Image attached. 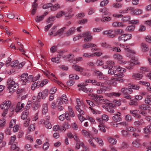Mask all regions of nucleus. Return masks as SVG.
<instances>
[{
  "label": "nucleus",
  "mask_w": 151,
  "mask_h": 151,
  "mask_svg": "<svg viewBox=\"0 0 151 151\" xmlns=\"http://www.w3.org/2000/svg\"><path fill=\"white\" fill-rule=\"evenodd\" d=\"M60 58L58 57H55L52 58L51 60L54 63H60Z\"/></svg>",
  "instance_id": "obj_63"
},
{
  "label": "nucleus",
  "mask_w": 151,
  "mask_h": 151,
  "mask_svg": "<svg viewBox=\"0 0 151 151\" xmlns=\"http://www.w3.org/2000/svg\"><path fill=\"white\" fill-rule=\"evenodd\" d=\"M124 76V74L123 73V72L117 73L114 75V77L116 78L115 79L116 80L120 83H123L124 82V79L122 78Z\"/></svg>",
  "instance_id": "obj_15"
},
{
  "label": "nucleus",
  "mask_w": 151,
  "mask_h": 151,
  "mask_svg": "<svg viewBox=\"0 0 151 151\" xmlns=\"http://www.w3.org/2000/svg\"><path fill=\"white\" fill-rule=\"evenodd\" d=\"M48 90L45 89L42 92H39L38 94V96L40 98H41L43 99H45L48 94Z\"/></svg>",
  "instance_id": "obj_17"
},
{
  "label": "nucleus",
  "mask_w": 151,
  "mask_h": 151,
  "mask_svg": "<svg viewBox=\"0 0 151 151\" xmlns=\"http://www.w3.org/2000/svg\"><path fill=\"white\" fill-rule=\"evenodd\" d=\"M135 26L134 24L129 25L127 27L126 29V31L127 32H133L135 28Z\"/></svg>",
  "instance_id": "obj_41"
},
{
  "label": "nucleus",
  "mask_w": 151,
  "mask_h": 151,
  "mask_svg": "<svg viewBox=\"0 0 151 151\" xmlns=\"http://www.w3.org/2000/svg\"><path fill=\"white\" fill-rule=\"evenodd\" d=\"M25 106V104L24 103H22L20 102H19L17 104L15 111L16 112H18L22 111Z\"/></svg>",
  "instance_id": "obj_22"
},
{
  "label": "nucleus",
  "mask_w": 151,
  "mask_h": 151,
  "mask_svg": "<svg viewBox=\"0 0 151 151\" xmlns=\"http://www.w3.org/2000/svg\"><path fill=\"white\" fill-rule=\"evenodd\" d=\"M43 19V16H37L36 17L35 20L37 22H39L41 21Z\"/></svg>",
  "instance_id": "obj_61"
},
{
  "label": "nucleus",
  "mask_w": 151,
  "mask_h": 151,
  "mask_svg": "<svg viewBox=\"0 0 151 151\" xmlns=\"http://www.w3.org/2000/svg\"><path fill=\"white\" fill-rule=\"evenodd\" d=\"M141 140L138 139L133 141L132 143V145L134 147H139L141 146Z\"/></svg>",
  "instance_id": "obj_29"
},
{
  "label": "nucleus",
  "mask_w": 151,
  "mask_h": 151,
  "mask_svg": "<svg viewBox=\"0 0 151 151\" xmlns=\"http://www.w3.org/2000/svg\"><path fill=\"white\" fill-rule=\"evenodd\" d=\"M142 77V75L139 73H134L133 74L132 77L133 78L136 80H140Z\"/></svg>",
  "instance_id": "obj_35"
},
{
  "label": "nucleus",
  "mask_w": 151,
  "mask_h": 151,
  "mask_svg": "<svg viewBox=\"0 0 151 151\" xmlns=\"http://www.w3.org/2000/svg\"><path fill=\"white\" fill-rule=\"evenodd\" d=\"M63 15H64L66 18H70L72 17V15L70 13L68 14L67 13H65V12L63 11H61L59 12L57 14L56 17L57 18H60Z\"/></svg>",
  "instance_id": "obj_18"
},
{
  "label": "nucleus",
  "mask_w": 151,
  "mask_h": 151,
  "mask_svg": "<svg viewBox=\"0 0 151 151\" xmlns=\"http://www.w3.org/2000/svg\"><path fill=\"white\" fill-rule=\"evenodd\" d=\"M81 132L83 135L84 136L90 137L91 135V133L89 131L82 130Z\"/></svg>",
  "instance_id": "obj_38"
},
{
  "label": "nucleus",
  "mask_w": 151,
  "mask_h": 151,
  "mask_svg": "<svg viewBox=\"0 0 151 151\" xmlns=\"http://www.w3.org/2000/svg\"><path fill=\"white\" fill-rule=\"evenodd\" d=\"M91 99L95 101L97 104H103L106 101V100L103 99L101 96H98L96 95L93 94L91 96Z\"/></svg>",
  "instance_id": "obj_7"
},
{
  "label": "nucleus",
  "mask_w": 151,
  "mask_h": 151,
  "mask_svg": "<svg viewBox=\"0 0 151 151\" xmlns=\"http://www.w3.org/2000/svg\"><path fill=\"white\" fill-rule=\"evenodd\" d=\"M107 139L109 142L112 145L116 144L117 142L116 139L111 137H109L107 138Z\"/></svg>",
  "instance_id": "obj_42"
},
{
  "label": "nucleus",
  "mask_w": 151,
  "mask_h": 151,
  "mask_svg": "<svg viewBox=\"0 0 151 151\" xmlns=\"http://www.w3.org/2000/svg\"><path fill=\"white\" fill-rule=\"evenodd\" d=\"M135 9L133 7H130L125 10H121L120 11V13H127L128 12V11H129L131 13L133 14V12Z\"/></svg>",
  "instance_id": "obj_28"
},
{
  "label": "nucleus",
  "mask_w": 151,
  "mask_h": 151,
  "mask_svg": "<svg viewBox=\"0 0 151 151\" xmlns=\"http://www.w3.org/2000/svg\"><path fill=\"white\" fill-rule=\"evenodd\" d=\"M112 26L114 27H125V25L122 22L118 21H115L112 23Z\"/></svg>",
  "instance_id": "obj_30"
},
{
  "label": "nucleus",
  "mask_w": 151,
  "mask_h": 151,
  "mask_svg": "<svg viewBox=\"0 0 151 151\" xmlns=\"http://www.w3.org/2000/svg\"><path fill=\"white\" fill-rule=\"evenodd\" d=\"M138 111L137 110H130V114H132V115L137 118H141V116L139 114L137 113Z\"/></svg>",
  "instance_id": "obj_33"
},
{
  "label": "nucleus",
  "mask_w": 151,
  "mask_h": 151,
  "mask_svg": "<svg viewBox=\"0 0 151 151\" xmlns=\"http://www.w3.org/2000/svg\"><path fill=\"white\" fill-rule=\"evenodd\" d=\"M106 95L109 97H119L121 95V93L118 92H112L106 94Z\"/></svg>",
  "instance_id": "obj_27"
},
{
  "label": "nucleus",
  "mask_w": 151,
  "mask_h": 151,
  "mask_svg": "<svg viewBox=\"0 0 151 151\" xmlns=\"http://www.w3.org/2000/svg\"><path fill=\"white\" fill-rule=\"evenodd\" d=\"M40 77V75L34 77L32 75L28 76V74L24 73L22 74L21 78V82L23 85H25L28 82H34L37 80Z\"/></svg>",
  "instance_id": "obj_3"
},
{
  "label": "nucleus",
  "mask_w": 151,
  "mask_h": 151,
  "mask_svg": "<svg viewBox=\"0 0 151 151\" xmlns=\"http://www.w3.org/2000/svg\"><path fill=\"white\" fill-rule=\"evenodd\" d=\"M113 58L117 60L121 64H122L123 63L124 60L123 59V56L122 55L118 53L114 54L113 55Z\"/></svg>",
  "instance_id": "obj_16"
},
{
  "label": "nucleus",
  "mask_w": 151,
  "mask_h": 151,
  "mask_svg": "<svg viewBox=\"0 0 151 151\" xmlns=\"http://www.w3.org/2000/svg\"><path fill=\"white\" fill-rule=\"evenodd\" d=\"M17 93L19 96H22V99H24L27 98L26 91L24 89H19L17 91Z\"/></svg>",
  "instance_id": "obj_20"
},
{
  "label": "nucleus",
  "mask_w": 151,
  "mask_h": 151,
  "mask_svg": "<svg viewBox=\"0 0 151 151\" xmlns=\"http://www.w3.org/2000/svg\"><path fill=\"white\" fill-rule=\"evenodd\" d=\"M86 118L92 124H96L95 120L93 117L90 116L89 115H87L86 116Z\"/></svg>",
  "instance_id": "obj_54"
},
{
  "label": "nucleus",
  "mask_w": 151,
  "mask_h": 151,
  "mask_svg": "<svg viewBox=\"0 0 151 151\" xmlns=\"http://www.w3.org/2000/svg\"><path fill=\"white\" fill-rule=\"evenodd\" d=\"M15 71V70L13 68L10 69L9 68H7L5 71V73L9 75H11L14 73Z\"/></svg>",
  "instance_id": "obj_47"
},
{
  "label": "nucleus",
  "mask_w": 151,
  "mask_h": 151,
  "mask_svg": "<svg viewBox=\"0 0 151 151\" xmlns=\"http://www.w3.org/2000/svg\"><path fill=\"white\" fill-rule=\"evenodd\" d=\"M144 133L147 134H149L151 133V126L149 125L144 128L143 129Z\"/></svg>",
  "instance_id": "obj_31"
},
{
  "label": "nucleus",
  "mask_w": 151,
  "mask_h": 151,
  "mask_svg": "<svg viewBox=\"0 0 151 151\" xmlns=\"http://www.w3.org/2000/svg\"><path fill=\"white\" fill-rule=\"evenodd\" d=\"M72 67L74 70L77 71H80V72H82L84 70L83 68L77 65H73Z\"/></svg>",
  "instance_id": "obj_34"
},
{
  "label": "nucleus",
  "mask_w": 151,
  "mask_h": 151,
  "mask_svg": "<svg viewBox=\"0 0 151 151\" xmlns=\"http://www.w3.org/2000/svg\"><path fill=\"white\" fill-rule=\"evenodd\" d=\"M7 83L8 85V88L9 92H13L17 88V85L12 78H9L7 81Z\"/></svg>",
  "instance_id": "obj_5"
},
{
  "label": "nucleus",
  "mask_w": 151,
  "mask_h": 151,
  "mask_svg": "<svg viewBox=\"0 0 151 151\" xmlns=\"http://www.w3.org/2000/svg\"><path fill=\"white\" fill-rule=\"evenodd\" d=\"M82 37H84V41L85 42L91 41L92 39L91 34L89 31H87L82 33Z\"/></svg>",
  "instance_id": "obj_10"
},
{
  "label": "nucleus",
  "mask_w": 151,
  "mask_h": 151,
  "mask_svg": "<svg viewBox=\"0 0 151 151\" xmlns=\"http://www.w3.org/2000/svg\"><path fill=\"white\" fill-rule=\"evenodd\" d=\"M141 48L142 51L146 52L148 50V46L145 43H142L141 44Z\"/></svg>",
  "instance_id": "obj_37"
},
{
  "label": "nucleus",
  "mask_w": 151,
  "mask_h": 151,
  "mask_svg": "<svg viewBox=\"0 0 151 151\" xmlns=\"http://www.w3.org/2000/svg\"><path fill=\"white\" fill-rule=\"evenodd\" d=\"M94 139L100 146H102L104 145V142L102 139L98 137H95Z\"/></svg>",
  "instance_id": "obj_51"
},
{
  "label": "nucleus",
  "mask_w": 151,
  "mask_h": 151,
  "mask_svg": "<svg viewBox=\"0 0 151 151\" xmlns=\"http://www.w3.org/2000/svg\"><path fill=\"white\" fill-rule=\"evenodd\" d=\"M135 128L132 127H127L126 128V130L127 131L131 132H134L132 134V135L133 137H139V135L134 132L135 131Z\"/></svg>",
  "instance_id": "obj_25"
},
{
  "label": "nucleus",
  "mask_w": 151,
  "mask_h": 151,
  "mask_svg": "<svg viewBox=\"0 0 151 151\" xmlns=\"http://www.w3.org/2000/svg\"><path fill=\"white\" fill-rule=\"evenodd\" d=\"M25 63L24 62L21 63H19V61L17 60H15L12 61L11 64V67H14L17 69L21 68L25 64Z\"/></svg>",
  "instance_id": "obj_11"
},
{
  "label": "nucleus",
  "mask_w": 151,
  "mask_h": 151,
  "mask_svg": "<svg viewBox=\"0 0 151 151\" xmlns=\"http://www.w3.org/2000/svg\"><path fill=\"white\" fill-rule=\"evenodd\" d=\"M104 15H102V17L100 19L101 21L106 22L110 21L111 20V17H105Z\"/></svg>",
  "instance_id": "obj_39"
},
{
  "label": "nucleus",
  "mask_w": 151,
  "mask_h": 151,
  "mask_svg": "<svg viewBox=\"0 0 151 151\" xmlns=\"http://www.w3.org/2000/svg\"><path fill=\"white\" fill-rule=\"evenodd\" d=\"M29 112L28 111H24L22 114L21 116V118L22 119H26L27 116L29 114Z\"/></svg>",
  "instance_id": "obj_52"
},
{
  "label": "nucleus",
  "mask_w": 151,
  "mask_h": 151,
  "mask_svg": "<svg viewBox=\"0 0 151 151\" xmlns=\"http://www.w3.org/2000/svg\"><path fill=\"white\" fill-rule=\"evenodd\" d=\"M121 115V113L117 112L114 114V116L112 117L113 120L116 122L121 121L122 120V118L120 116Z\"/></svg>",
  "instance_id": "obj_21"
},
{
  "label": "nucleus",
  "mask_w": 151,
  "mask_h": 151,
  "mask_svg": "<svg viewBox=\"0 0 151 151\" xmlns=\"http://www.w3.org/2000/svg\"><path fill=\"white\" fill-rule=\"evenodd\" d=\"M75 31V28L73 27H71L66 32V35L67 36H71L74 33Z\"/></svg>",
  "instance_id": "obj_43"
},
{
  "label": "nucleus",
  "mask_w": 151,
  "mask_h": 151,
  "mask_svg": "<svg viewBox=\"0 0 151 151\" xmlns=\"http://www.w3.org/2000/svg\"><path fill=\"white\" fill-rule=\"evenodd\" d=\"M146 98L145 100V103L148 105H151V98L150 96L149 95V94L147 93V95L145 96Z\"/></svg>",
  "instance_id": "obj_44"
},
{
  "label": "nucleus",
  "mask_w": 151,
  "mask_h": 151,
  "mask_svg": "<svg viewBox=\"0 0 151 151\" xmlns=\"http://www.w3.org/2000/svg\"><path fill=\"white\" fill-rule=\"evenodd\" d=\"M86 84V83H91L92 85L97 86H100V88L98 89L96 92L98 94H101L104 92H105L106 90L107 87L105 85V83H101V82H98L95 80L87 79L85 80Z\"/></svg>",
  "instance_id": "obj_1"
},
{
  "label": "nucleus",
  "mask_w": 151,
  "mask_h": 151,
  "mask_svg": "<svg viewBox=\"0 0 151 151\" xmlns=\"http://www.w3.org/2000/svg\"><path fill=\"white\" fill-rule=\"evenodd\" d=\"M147 93L145 91H142L140 93V95H137L135 96V99L139 101L142 100L143 96H147Z\"/></svg>",
  "instance_id": "obj_26"
},
{
  "label": "nucleus",
  "mask_w": 151,
  "mask_h": 151,
  "mask_svg": "<svg viewBox=\"0 0 151 151\" xmlns=\"http://www.w3.org/2000/svg\"><path fill=\"white\" fill-rule=\"evenodd\" d=\"M93 74L94 76H97L100 80H106L108 78L106 77H104L103 74L99 71H95Z\"/></svg>",
  "instance_id": "obj_19"
},
{
  "label": "nucleus",
  "mask_w": 151,
  "mask_h": 151,
  "mask_svg": "<svg viewBox=\"0 0 151 151\" xmlns=\"http://www.w3.org/2000/svg\"><path fill=\"white\" fill-rule=\"evenodd\" d=\"M65 118H66L67 120H70V116L67 111H66L65 114H63L59 116V119L61 121L64 120Z\"/></svg>",
  "instance_id": "obj_23"
},
{
  "label": "nucleus",
  "mask_w": 151,
  "mask_h": 151,
  "mask_svg": "<svg viewBox=\"0 0 151 151\" xmlns=\"http://www.w3.org/2000/svg\"><path fill=\"white\" fill-rule=\"evenodd\" d=\"M114 62L112 61H107L106 63V65H104L103 68L104 69H107L111 68L109 69L108 70V73L110 75H113L116 72H118L120 71L122 69L119 66H113Z\"/></svg>",
  "instance_id": "obj_2"
},
{
  "label": "nucleus",
  "mask_w": 151,
  "mask_h": 151,
  "mask_svg": "<svg viewBox=\"0 0 151 151\" xmlns=\"http://www.w3.org/2000/svg\"><path fill=\"white\" fill-rule=\"evenodd\" d=\"M84 143L80 141H77L76 142V148L77 149H79L80 146H83Z\"/></svg>",
  "instance_id": "obj_46"
},
{
  "label": "nucleus",
  "mask_w": 151,
  "mask_h": 151,
  "mask_svg": "<svg viewBox=\"0 0 151 151\" xmlns=\"http://www.w3.org/2000/svg\"><path fill=\"white\" fill-rule=\"evenodd\" d=\"M132 37V35L129 34H126L121 35L118 37V39L119 41L123 40L124 41H127Z\"/></svg>",
  "instance_id": "obj_14"
},
{
  "label": "nucleus",
  "mask_w": 151,
  "mask_h": 151,
  "mask_svg": "<svg viewBox=\"0 0 151 151\" xmlns=\"http://www.w3.org/2000/svg\"><path fill=\"white\" fill-rule=\"evenodd\" d=\"M89 108L91 109L92 111V112L93 114H101V111H98L96 109H93L91 107H89Z\"/></svg>",
  "instance_id": "obj_62"
},
{
  "label": "nucleus",
  "mask_w": 151,
  "mask_h": 151,
  "mask_svg": "<svg viewBox=\"0 0 151 151\" xmlns=\"http://www.w3.org/2000/svg\"><path fill=\"white\" fill-rule=\"evenodd\" d=\"M6 121L4 119H0V127H4L5 125Z\"/></svg>",
  "instance_id": "obj_59"
},
{
  "label": "nucleus",
  "mask_w": 151,
  "mask_h": 151,
  "mask_svg": "<svg viewBox=\"0 0 151 151\" xmlns=\"http://www.w3.org/2000/svg\"><path fill=\"white\" fill-rule=\"evenodd\" d=\"M60 98V99L59 101H62V103L63 102L66 104H68V100L65 95H63Z\"/></svg>",
  "instance_id": "obj_36"
},
{
  "label": "nucleus",
  "mask_w": 151,
  "mask_h": 151,
  "mask_svg": "<svg viewBox=\"0 0 151 151\" xmlns=\"http://www.w3.org/2000/svg\"><path fill=\"white\" fill-rule=\"evenodd\" d=\"M87 85V84H86L85 83H83V84L81 83L79 84L78 85V86L79 87V90H82L86 93L88 92H92L93 90V89L91 88L87 89V88L85 87V86Z\"/></svg>",
  "instance_id": "obj_12"
},
{
  "label": "nucleus",
  "mask_w": 151,
  "mask_h": 151,
  "mask_svg": "<svg viewBox=\"0 0 151 151\" xmlns=\"http://www.w3.org/2000/svg\"><path fill=\"white\" fill-rule=\"evenodd\" d=\"M95 12L94 9L93 8H90L88 9V14L89 15H91Z\"/></svg>",
  "instance_id": "obj_64"
},
{
  "label": "nucleus",
  "mask_w": 151,
  "mask_h": 151,
  "mask_svg": "<svg viewBox=\"0 0 151 151\" xmlns=\"http://www.w3.org/2000/svg\"><path fill=\"white\" fill-rule=\"evenodd\" d=\"M101 46L104 48H109L110 47V45L109 44L106 43L105 42H102L100 44Z\"/></svg>",
  "instance_id": "obj_49"
},
{
  "label": "nucleus",
  "mask_w": 151,
  "mask_h": 151,
  "mask_svg": "<svg viewBox=\"0 0 151 151\" xmlns=\"http://www.w3.org/2000/svg\"><path fill=\"white\" fill-rule=\"evenodd\" d=\"M90 137V138L91 139H89L88 140V142L90 145L94 148H96V145L93 143L92 140L94 138V137Z\"/></svg>",
  "instance_id": "obj_48"
},
{
  "label": "nucleus",
  "mask_w": 151,
  "mask_h": 151,
  "mask_svg": "<svg viewBox=\"0 0 151 151\" xmlns=\"http://www.w3.org/2000/svg\"><path fill=\"white\" fill-rule=\"evenodd\" d=\"M109 3V0H103L100 2V6L102 7H104L107 5Z\"/></svg>",
  "instance_id": "obj_50"
},
{
  "label": "nucleus",
  "mask_w": 151,
  "mask_h": 151,
  "mask_svg": "<svg viewBox=\"0 0 151 151\" xmlns=\"http://www.w3.org/2000/svg\"><path fill=\"white\" fill-rule=\"evenodd\" d=\"M40 98L38 96H33L32 97L31 100V103L32 104H35L38 103L40 101Z\"/></svg>",
  "instance_id": "obj_32"
},
{
  "label": "nucleus",
  "mask_w": 151,
  "mask_h": 151,
  "mask_svg": "<svg viewBox=\"0 0 151 151\" xmlns=\"http://www.w3.org/2000/svg\"><path fill=\"white\" fill-rule=\"evenodd\" d=\"M121 46L124 49L126 55L130 58H133V54L136 53L135 51L130 49L129 45H121Z\"/></svg>",
  "instance_id": "obj_6"
},
{
  "label": "nucleus",
  "mask_w": 151,
  "mask_h": 151,
  "mask_svg": "<svg viewBox=\"0 0 151 151\" xmlns=\"http://www.w3.org/2000/svg\"><path fill=\"white\" fill-rule=\"evenodd\" d=\"M48 104H44L42 105V113L43 114H45L48 111L47 109Z\"/></svg>",
  "instance_id": "obj_45"
},
{
  "label": "nucleus",
  "mask_w": 151,
  "mask_h": 151,
  "mask_svg": "<svg viewBox=\"0 0 151 151\" xmlns=\"http://www.w3.org/2000/svg\"><path fill=\"white\" fill-rule=\"evenodd\" d=\"M96 46V45L91 43H85L82 45V47L84 49Z\"/></svg>",
  "instance_id": "obj_40"
},
{
  "label": "nucleus",
  "mask_w": 151,
  "mask_h": 151,
  "mask_svg": "<svg viewBox=\"0 0 151 151\" xmlns=\"http://www.w3.org/2000/svg\"><path fill=\"white\" fill-rule=\"evenodd\" d=\"M102 34L104 35H107L109 37L112 38L116 36V35L113 33V31L111 30L104 31L102 32Z\"/></svg>",
  "instance_id": "obj_24"
},
{
  "label": "nucleus",
  "mask_w": 151,
  "mask_h": 151,
  "mask_svg": "<svg viewBox=\"0 0 151 151\" xmlns=\"http://www.w3.org/2000/svg\"><path fill=\"white\" fill-rule=\"evenodd\" d=\"M56 27L57 26H54L52 28L51 32L50 33V35H53L54 36L57 35L60 36L63 34V31L66 29V27H64L58 30L55 33V32L56 30Z\"/></svg>",
  "instance_id": "obj_9"
},
{
  "label": "nucleus",
  "mask_w": 151,
  "mask_h": 151,
  "mask_svg": "<svg viewBox=\"0 0 151 151\" xmlns=\"http://www.w3.org/2000/svg\"><path fill=\"white\" fill-rule=\"evenodd\" d=\"M11 104L10 101H5L2 103L0 105L1 108L3 109L8 110Z\"/></svg>",
  "instance_id": "obj_13"
},
{
  "label": "nucleus",
  "mask_w": 151,
  "mask_h": 151,
  "mask_svg": "<svg viewBox=\"0 0 151 151\" xmlns=\"http://www.w3.org/2000/svg\"><path fill=\"white\" fill-rule=\"evenodd\" d=\"M99 12L103 13L104 14L103 15H105L108 14V9L105 7L101 8L99 9Z\"/></svg>",
  "instance_id": "obj_55"
},
{
  "label": "nucleus",
  "mask_w": 151,
  "mask_h": 151,
  "mask_svg": "<svg viewBox=\"0 0 151 151\" xmlns=\"http://www.w3.org/2000/svg\"><path fill=\"white\" fill-rule=\"evenodd\" d=\"M145 124V122L143 120H141L139 121H135L134 122V124L135 125H140L143 124Z\"/></svg>",
  "instance_id": "obj_58"
},
{
  "label": "nucleus",
  "mask_w": 151,
  "mask_h": 151,
  "mask_svg": "<svg viewBox=\"0 0 151 151\" xmlns=\"http://www.w3.org/2000/svg\"><path fill=\"white\" fill-rule=\"evenodd\" d=\"M131 62L127 61L124 60L122 65H124V67L128 70H132L133 68L134 65L139 64V62L137 60H135L133 57Z\"/></svg>",
  "instance_id": "obj_4"
},
{
  "label": "nucleus",
  "mask_w": 151,
  "mask_h": 151,
  "mask_svg": "<svg viewBox=\"0 0 151 151\" xmlns=\"http://www.w3.org/2000/svg\"><path fill=\"white\" fill-rule=\"evenodd\" d=\"M60 8V5L58 4H55L51 8V10L53 11H55Z\"/></svg>",
  "instance_id": "obj_53"
},
{
  "label": "nucleus",
  "mask_w": 151,
  "mask_h": 151,
  "mask_svg": "<svg viewBox=\"0 0 151 151\" xmlns=\"http://www.w3.org/2000/svg\"><path fill=\"white\" fill-rule=\"evenodd\" d=\"M139 108L141 110L139 111L140 114L144 116H146L147 115V110H149L150 106L145 104H142L139 106Z\"/></svg>",
  "instance_id": "obj_8"
},
{
  "label": "nucleus",
  "mask_w": 151,
  "mask_h": 151,
  "mask_svg": "<svg viewBox=\"0 0 151 151\" xmlns=\"http://www.w3.org/2000/svg\"><path fill=\"white\" fill-rule=\"evenodd\" d=\"M103 29V28L99 27L98 28H95L93 29V32H99Z\"/></svg>",
  "instance_id": "obj_60"
},
{
  "label": "nucleus",
  "mask_w": 151,
  "mask_h": 151,
  "mask_svg": "<svg viewBox=\"0 0 151 151\" xmlns=\"http://www.w3.org/2000/svg\"><path fill=\"white\" fill-rule=\"evenodd\" d=\"M130 19V17L129 16H126L123 17L122 19V21L124 22H126L129 21Z\"/></svg>",
  "instance_id": "obj_57"
},
{
  "label": "nucleus",
  "mask_w": 151,
  "mask_h": 151,
  "mask_svg": "<svg viewBox=\"0 0 151 151\" xmlns=\"http://www.w3.org/2000/svg\"><path fill=\"white\" fill-rule=\"evenodd\" d=\"M142 12V10L140 9H135L134 11L133 12V14L138 15L141 14Z\"/></svg>",
  "instance_id": "obj_56"
}]
</instances>
